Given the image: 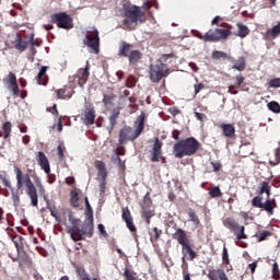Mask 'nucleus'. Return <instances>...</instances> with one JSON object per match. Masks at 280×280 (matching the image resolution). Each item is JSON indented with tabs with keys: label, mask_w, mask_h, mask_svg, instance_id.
Segmentation results:
<instances>
[{
	"label": "nucleus",
	"mask_w": 280,
	"mask_h": 280,
	"mask_svg": "<svg viewBox=\"0 0 280 280\" xmlns=\"http://www.w3.org/2000/svg\"><path fill=\"white\" fill-rule=\"evenodd\" d=\"M144 125H145V114L142 112L141 115L136 118V121L133 124L135 131L137 135H142L144 132Z\"/></svg>",
	"instance_id": "23"
},
{
	"label": "nucleus",
	"mask_w": 280,
	"mask_h": 280,
	"mask_svg": "<svg viewBox=\"0 0 280 280\" xmlns=\"http://www.w3.org/2000/svg\"><path fill=\"white\" fill-rule=\"evenodd\" d=\"M112 162L114 164H118L119 170H126V162L121 160L119 156H112Z\"/></svg>",
	"instance_id": "45"
},
{
	"label": "nucleus",
	"mask_w": 280,
	"mask_h": 280,
	"mask_svg": "<svg viewBox=\"0 0 280 280\" xmlns=\"http://www.w3.org/2000/svg\"><path fill=\"white\" fill-rule=\"evenodd\" d=\"M280 36V22L265 32V40H276Z\"/></svg>",
	"instance_id": "19"
},
{
	"label": "nucleus",
	"mask_w": 280,
	"mask_h": 280,
	"mask_svg": "<svg viewBox=\"0 0 280 280\" xmlns=\"http://www.w3.org/2000/svg\"><path fill=\"white\" fill-rule=\"evenodd\" d=\"M135 51H138V50H133V45L126 42H120L119 51H118L119 57H127Z\"/></svg>",
	"instance_id": "24"
},
{
	"label": "nucleus",
	"mask_w": 280,
	"mask_h": 280,
	"mask_svg": "<svg viewBox=\"0 0 280 280\" xmlns=\"http://www.w3.org/2000/svg\"><path fill=\"white\" fill-rule=\"evenodd\" d=\"M57 150H58V159H59V161H63L65 160V152H66L65 143H59Z\"/></svg>",
	"instance_id": "49"
},
{
	"label": "nucleus",
	"mask_w": 280,
	"mask_h": 280,
	"mask_svg": "<svg viewBox=\"0 0 280 280\" xmlns=\"http://www.w3.org/2000/svg\"><path fill=\"white\" fill-rule=\"evenodd\" d=\"M268 237H271V232L262 231V232L259 233V235H257V242H264Z\"/></svg>",
	"instance_id": "51"
},
{
	"label": "nucleus",
	"mask_w": 280,
	"mask_h": 280,
	"mask_svg": "<svg viewBox=\"0 0 280 280\" xmlns=\"http://www.w3.org/2000/svg\"><path fill=\"white\" fill-rule=\"evenodd\" d=\"M233 26L229 23L219 24L218 28L208 30L206 35H203V39L206 43H220L221 40H228L230 36H232Z\"/></svg>",
	"instance_id": "6"
},
{
	"label": "nucleus",
	"mask_w": 280,
	"mask_h": 280,
	"mask_svg": "<svg viewBox=\"0 0 280 280\" xmlns=\"http://www.w3.org/2000/svg\"><path fill=\"white\" fill-rule=\"evenodd\" d=\"M9 90L14 98L20 96V86H18L16 75L13 72H9Z\"/></svg>",
	"instance_id": "18"
},
{
	"label": "nucleus",
	"mask_w": 280,
	"mask_h": 280,
	"mask_svg": "<svg viewBox=\"0 0 280 280\" xmlns=\"http://www.w3.org/2000/svg\"><path fill=\"white\" fill-rule=\"evenodd\" d=\"M268 110L279 114L280 113V105L278 102L273 101L267 104Z\"/></svg>",
	"instance_id": "41"
},
{
	"label": "nucleus",
	"mask_w": 280,
	"mask_h": 280,
	"mask_svg": "<svg viewBox=\"0 0 280 280\" xmlns=\"http://www.w3.org/2000/svg\"><path fill=\"white\" fill-rule=\"evenodd\" d=\"M163 234V230L159 229V228H153V230H151L149 232V235H150V242L151 243H156L161 235Z\"/></svg>",
	"instance_id": "31"
},
{
	"label": "nucleus",
	"mask_w": 280,
	"mask_h": 280,
	"mask_svg": "<svg viewBox=\"0 0 280 280\" xmlns=\"http://www.w3.org/2000/svg\"><path fill=\"white\" fill-rule=\"evenodd\" d=\"M209 194L212 199L221 198L222 196L221 188L218 186H214L213 188H211Z\"/></svg>",
	"instance_id": "44"
},
{
	"label": "nucleus",
	"mask_w": 280,
	"mask_h": 280,
	"mask_svg": "<svg viewBox=\"0 0 280 280\" xmlns=\"http://www.w3.org/2000/svg\"><path fill=\"white\" fill-rule=\"evenodd\" d=\"M211 59H213V60H220V59L225 60V59H229L230 60V57L224 51H213L211 54Z\"/></svg>",
	"instance_id": "39"
},
{
	"label": "nucleus",
	"mask_w": 280,
	"mask_h": 280,
	"mask_svg": "<svg viewBox=\"0 0 280 280\" xmlns=\"http://www.w3.org/2000/svg\"><path fill=\"white\" fill-rule=\"evenodd\" d=\"M279 144H280V142H279ZM269 164H270L271 167H276L280 164V145L275 151V160H270Z\"/></svg>",
	"instance_id": "38"
},
{
	"label": "nucleus",
	"mask_w": 280,
	"mask_h": 280,
	"mask_svg": "<svg viewBox=\"0 0 280 280\" xmlns=\"http://www.w3.org/2000/svg\"><path fill=\"white\" fill-rule=\"evenodd\" d=\"M124 16L122 24L129 31L137 30L138 24H144L148 21L144 11L138 5H131L125 9Z\"/></svg>",
	"instance_id": "4"
},
{
	"label": "nucleus",
	"mask_w": 280,
	"mask_h": 280,
	"mask_svg": "<svg viewBox=\"0 0 280 280\" xmlns=\"http://www.w3.org/2000/svg\"><path fill=\"white\" fill-rule=\"evenodd\" d=\"M56 96L58 100H70L72 98V92H67L66 88L56 90Z\"/></svg>",
	"instance_id": "33"
},
{
	"label": "nucleus",
	"mask_w": 280,
	"mask_h": 280,
	"mask_svg": "<svg viewBox=\"0 0 280 280\" xmlns=\"http://www.w3.org/2000/svg\"><path fill=\"white\" fill-rule=\"evenodd\" d=\"M122 220L131 233H137V226L133 223V218L131 217L130 210L127 208H122Z\"/></svg>",
	"instance_id": "16"
},
{
	"label": "nucleus",
	"mask_w": 280,
	"mask_h": 280,
	"mask_svg": "<svg viewBox=\"0 0 280 280\" xmlns=\"http://www.w3.org/2000/svg\"><path fill=\"white\" fill-rule=\"evenodd\" d=\"M47 113H50L52 116L58 118L59 112H58V105H52L51 107H47Z\"/></svg>",
	"instance_id": "56"
},
{
	"label": "nucleus",
	"mask_w": 280,
	"mask_h": 280,
	"mask_svg": "<svg viewBox=\"0 0 280 280\" xmlns=\"http://www.w3.org/2000/svg\"><path fill=\"white\" fill-rule=\"evenodd\" d=\"M135 86H137V78L133 75H128L127 81H125V88L133 89Z\"/></svg>",
	"instance_id": "42"
},
{
	"label": "nucleus",
	"mask_w": 280,
	"mask_h": 280,
	"mask_svg": "<svg viewBox=\"0 0 280 280\" xmlns=\"http://www.w3.org/2000/svg\"><path fill=\"white\" fill-rule=\"evenodd\" d=\"M27 43L31 44L32 47H39L43 42L39 39H33L32 37V39H30Z\"/></svg>",
	"instance_id": "63"
},
{
	"label": "nucleus",
	"mask_w": 280,
	"mask_h": 280,
	"mask_svg": "<svg viewBox=\"0 0 280 280\" xmlns=\"http://www.w3.org/2000/svg\"><path fill=\"white\" fill-rule=\"evenodd\" d=\"M152 207V198H150V192H147L143 197L142 209H150Z\"/></svg>",
	"instance_id": "43"
},
{
	"label": "nucleus",
	"mask_w": 280,
	"mask_h": 280,
	"mask_svg": "<svg viewBox=\"0 0 280 280\" xmlns=\"http://www.w3.org/2000/svg\"><path fill=\"white\" fill-rule=\"evenodd\" d=\"M37 164L45 172V174H50V164L49 159H47L46 154L43 151L37 152Z\"/></svg>",
	"instance_id": "17"
},
{
	"label": "nucleus",
	"mask_w": 280,
	"mask_h": 280,
	"mask_svg": "<svg viewBox=\"0 0 280 280\" xmlns=\"http://www.w3.org/2000/svg\"><path fill=\"white\" fill-rule=\"evenodd\" d=\"M11 241L14 244V247H16V252H23L24 250V237L16 234L14 235Z\"/></svg>",
	"instance_id": "29"
},
{
	"label": "nucleus",
	"mask_w": 280,
	"mask_h": 280,
	"mask_svg": "<svg viewBox=\"0 0 280 280\" xmlns=\"http://www.w3.org/2000/svg\"><path fill=\"white\" fill-rule=\"evenodd\" d=\"M209 280H229L223 269H211L208 271Z\"/></svg>",
	"instance_id": "22"
},
{
	"label": "nucleus",
	"mask_w": 280,
	"mask_h": 280,
	"mask_svg": "<svg viewBox=\"0 0 280 280\" xmlns=\"http://www.w3.org/2000/svg\"><path fill=\"white\" fill-rule=\"evenodd\" d=\"M119 109L118 108H115L112 110V113L109 114V117H108V121H109V129L113 130L116 126V121L119 117Z\"/></svg>",
	"instance_id": "30"
},
{
	"label": "nucleus",
	"mask_w": 280,
	"mask_h": 280,
	"mask_svg": "<svg viewBox=\"0 0 280 280\" xmlns=\"http://www.w3.org/2000/svg\"><path fill=\"white\" fill-rule=\"evenodd\" d=\"M268 89H280V78H275L267 83Z\"/></svg>",
	"instance_id": "48"
},
{
	"label": "nucleus",
	"mask_w": 280,
	"mask_h": 280,
	"mask_svg": "<svg viewBox=\"0 0 280 280\" xmlns=\"http://www.w3.org/2000/svg\"><path fill=\"white\" fill-rule=\"evenodd\" d=\"M267 195L269 197L271 195V187L268 182L264 180L260 183V188H259V195Z\"/></svg>",
	"instance_id": "35"
},
{
	"label": "nucleus",
	"mask_w": 280,
	"mask_h": 280,
	"mask_svg": "<svg viewBox=\"0 0 280 280\" xmlns=\"http://www.w3.org/2000/svg\"><path fill=\"white\" fill-rule=\"evenodd\" d=\"M195 118L198 119V121L200 122H205V120H207L206 114H201L198 112H195Z\"/></svg>",
	"instance_id": "61"
},
{
	"label": "nucleus",
	"mask_w": 280,
	"mask_h": 280,
	"mask_svg": "<svg viewBox=\"0 0 280 280\" xmlns=\"http://www.w3.org/2000/svg\"><path fill=\"white\" fill-rule=\"evenodd\" d=\"M116 156H125L126 155V148L124 145H119L118 142V149H116Z\"/></svg>",
	"instance_id": "58"
},
{
	"label": "nucleus",
	"mask_w": 280,
	"mask_h": 280,
	"mask_svg": "<svg viewBox=\"0 0 280 280\" xmlns=\"http://www.w3.org/2000/svg\"><path fill=\"white\" fill-rule=\"evenodd\" d=\"M70 203H71V207H74V208L80 207V198L78 197L77 191H71Z\"/></svg>",
	"instance_id": "40"
},
{
	"label": "nucleus",
	"mask_w": 280,
	"mask_h": 280,
	"mask_svg": "<svg viewBox=\"0 0 280 280\" xmlns=\"http://www.w3.org/2000/svg\"><path fill=\"white\" fill-rule=\"evenodd\" d=\"M50 21L60 30L69 31L73 28V19L66 12L52 13L50 15Z\"/></svg>",
	"instance_id": "8"
},
{
	"label": "nucleus",
	"mask_w": 280,
	"mask_h": 280,
	"mask_svg": "<svg viewBox=\"0 0 280 280\" xmlns=\"http://www.w3.org/2000/svg\"><path fill=\"white\" fill-rule=\"evenodd\" d=\"M97 230H100V233L104 237H108V234L106 232V228L103 225V223L97 224Z\"/></svg>",
	"instance_id": "62"
},
{
	"label": "nucleus",
	"mask_w": 280,
	"mask_h": 280,
	"mask_svg": "<svg viewBox=\"0 0 280 280\" xmlns=\"http://www.w3.org/2000/svg\"><path fill=\"white\" fill-rule=\"evenodd\" d=\"M16 257L10 254L11 260L18 261V264H20L21 269H31L33 266V261L32 258L27 255V253L25 250H16Z\"/></svg>",
	"instance_id": "13"
},
{
	"label": "nucleus",
	"mask_w": 280,
	"mask_h": 280,
	"mask_svg": "<svg viewBox=\"0 0 280 280\" xmlns=\"http://www.w3.org/2000/svg\"><path fill=\"white\" fill-rule=\"evenodd\" d=\"M47 209L50 211V215L55 219H58L59 217V212L58 210L56 209V206L55 205H50L49 201H47Z\"/></svg>",
	"instance_id": "47"
},
{
	"label": "nucleus",
	"mask_w": 280,
	"mask_h": 280,
	"mask_svg": "<svg viewBox=\"0 0 280 280\" xmlns=\"http://www.w3.org/2000/svg\"><path fill=\"white\" fill-rule=\"evenodd\" d=\"M233 70H237L238 72H243L246 70V59L244 57H238L236 62L232 67Z\"/></svg>",
	"instance_id": "32"
},
{
	"label": "nucleus",
	"mask_w": 280,
	"mask_h": 280,
	"mask_svg": "<svg viewBox=\"0 0 280 280\" xmlns=\"http://www.w3.org/2000/svg\"><path fill=\"white\" fill-rule=\"evenodd\" d=\"M175 54H162V56L156 60L154 65L150 66V80L153 83H160L161 80L171 75V69L168 63L172 62L171 59H175Z\"/></svg>",
	"instance_id": "2"
},
{
	"label": "nucleus",
	"mask_w": 280,
	"mask_h": 280,
	"mask_svg": "<svg viewBox=\"0 0 280 280\" xmlns=\"http://www.w3.org/2000/svg\"><path fill=\"white\" fill-rule=\"evenodd\" d=\"M14 173L16 174L18 190L25 191L26 196H28L30 198L32 206L38 207V190L40 194H44L46 191L39 177H36L34 183L32 182L31 175H28L27 173H23L20 167L14 168Z\"/></svg>",
	"instance_id": "1"
},
{
	"label": "nucleus",
	"mask_w": 280,
	"mask_h": 280,
	"mask_svg": "<svg viewBox=\"0 0 280 280\" xmlns=\"http://www.w3.org/2000/svg\"><path fill=\"white\" fill-rule=\"evenodd\" d=\"M188 218H190V221H191L192 223H195L196 226L199 225V218H198V215H196V212H195L194 210H190V211L188 212Z\"/></svg>",
	"instance_id": "52"
},
{
	"label": "nucleus",
	"mask_w": 280,
	"mask_h": 280,
	"mask_svg": "<svg viewBox=\"0 0 280 280\" xmlns=\"http://www.w3.org/2000/svg\"><path fill=\"white\" fill-rule=\"evenodd\" d=\"M90 78V65L86 61L85 68H81L78 70L77 74L74 75V80H78V86L84 89V85L88 83Z\"/></svg>",
	"instance_id": "15"
},
{
	"label": "nucleus",
	"mask_w": 280,
	"mask_h": 280,
	"mask_svg": "<svg viewBox=\"0 0 280 280\" xmlns=\"http://www.w3.org/2000/svg\"><path fill=\"white\" fill-rule=\"evenodd\" d=\"M130 65H137L139 60H141V52L140 51H133L131 54H128L127 57Z\"/></svg>",
	"instance_id": "36"
},
{
	"label": "nucleus",
	"mask_w": 280,
	"mask_h": 280,
	"mask_svg": "<svg viewBox=\"0 0 280 280\" xmlns=\"http://www.w3.org/2000/svg\"><path fill=\"white\" fill-rule=\"evenodd\" d=\"M11 199L13 200L14 206L20 205V195L19 194H11Z\"/></svg>",
	"instance_id": "64"
},
{
	"label": "nucleus",
	"mask_w": 280,
	"mask_h": 280,
	"mask_svg": "<svg viewBox=\"0 0 280 280\" xmlns=\"http://www.w3.org/2000/svg\"><path fill=\"white\" fill-rule=\"evenodd\" d=\"M173 240H176L177 244L182 246V255L187 257L189 261H194L197 255L196 252L191 248V242L187 235V232L183 229H176L175 234H173Z\"/></svg>",
	"instance_id": "7"
},
{
	"label": "nucleus",
	"mask_w": 280,
	"mask_h": 280,
	"mask_svg": "<svg viewBox=\"0 0 280 280\" xmlns=\"http://www.w3.org/2000/svg\"><path fill=\"white\" fill-rule=\"evenodd\" d=\"M222 261L223 264L225 265H229L230 261H229V252H228V248L226 247H223V252H222Z\"/></svg>",
	"instance_id": "59"
},
{
	"label": "nucleus",
	"mask_w": 280,
	"mask_h": 280,
	"mask_svg": "<svg viewBox=\"0 0 280 280\" xmlns=\"http://www.w3.org/2000/svg\"><path fill=\"white\" fill-rule=\"evenodd\" d=\"M28 43L23 40V38L18 37L16 43L14 44V49L20 52H24L27 49Z\"/></svg>",
	"instance_id": "34"
},
{
	"label": "nucleus",
	"mask_w": 280,
	"mask_h": 280,
	"mask_svg": "<svg viewBox=\"0 0 280 280\" xmlns=\"http://www.w3.org/2000/svg\"><path fill=\"white\" fill-rule=\"evenodd\" d=\"M194 89H195V95H197V94H199L202 90L206 89V85H205V83H197V84H195Z\"/></svg>",
	"instance_id": "60"
},
{
	"label": "nucleus",
	"mask_w": 280,
	"mask_h": 280,
	"mask_svg": "<svg viewBox=\"0 0 280 280\" xmlns=\"http://www.w3.org/2000/svg\"><path fill=\"white\" fill-rule=\"evenodd\" d=\"M272 272H273V279H275V280H279V279H280V270H279V265H278V262H275V264H273Z\"/></svg>",
	"instance_id": "57"
},
{
	"label": "nucleus",
	"mask_w": 280,
	"mask_h": 280,
	"mask_svg": "<svg viewBox=\"0 0 280 280\" xmlns=\"http://www.w3.org/2000/svg\"><path fill=\"white\" fill-rule=\"evenodd\" d=\"M262 205L264 202H262L261 196H257L252 199V207L258 208V207H262Z\"/></svg>",
	"instance_id": "50"
},
{
	"label": "nucleus",
	"mask_w": 280,
	"mask_h": 280,
	"mask_svg": "<svg viewBox=\"0 0 280 280\" xmlns=\"http://www.w3.org/2000/svg\"><path fill=\"white\" fill-rule=\"evenodd\" d=\"M0 180H1L2 185H3V187L12 188V184H10V180L8 179V175L7 174L0 175Z\"/></svg>",
	"instance_id": "54"
},
{
	"label": "nucleus",
	"mask_w": 280,
	"mask_h": 280,
	"mask_svg": "<svg viewBox=\"0 0 280 280\" xmlns=\"http://www.w3.org/2000/svg\"><path fill=\"white\" fill-rule=\"evenodd\" d=\"M47 70H49V67L43 66L37 73L36 81L38 85L46 86L49 83V77L46 74Z\"/></svg>",
	"instance_id": "20"
},
{
	"label": "nucleus",
	"mask_w": 280,
	"mask_h": 280,
	"mask_svg": "<svg viewBox=\"0 0 280 280\" xmlns=\"http://www.w3.org/2000/svg\"><path fill=\"white\" fill-rule=\"evenodd\" d=\"M113 101H115V95H104V98H102V103L105 105V107L112 106Z\"/></svg>",
	"instance_id": "46"
},
{
	"label": "nucleus",
	"mask_w": 280,
	"mask_h": 280,
	"mask_svg": "<svg viewBox=\"0 0 280 280\" xmlns=\"http://www.w3.org/2000/svg\"><path fill=\"white\" fill-rule=\"evenodd\" d=\"M11 133H12V124L10 121L3 122L2 131H0V138H3V140H8Z\"/></svg>",
	"instance_id": "28"
},
{
	"label": "nucleus",
	"mask_w": 280,
	"mask_h": 280,
	"mask_svg": "<svg viewBox=\"0 0 280 280\" xmlns=\"http://www.w3.org/2000/svg\"><path fill=\"white\" fill-rule=\"evenodd\" d=\"M140 136H141V133H137V131H133V129H131V127L125 126L119 131L118 143H119V145H126L127 142H129V141L133 142Z\"/></svg>",
	"instance_id": "12"
},
{
	"label": "nucleus",
	"mask_w": 280,
	"mask_h": 280,
	"mask_svg": "<svg viewBox=\"0 0 280 280\" xmlns=\"http://www.w3.org/2000/svg\"><path fill=\"white\" fill-rule=\"evenodd\" d=\"M201 148V143L196 138H187L179 140L173 147V154L176 159H183L184 156H194Z\"/></svg>",
	"instance_id": "5"
},
{
	"label": "nucleus",
	"mask_w": 280,
	"mask_h": 280,
	"mask_svg": "<svg viewBox=\"0 0 280 280\" xmlns=\"http://www.w3.org/2000/svg\"><path fill=\"white\" fill-rule=\"evenodd\" d=\"M100 32L95 27L86 31L85 38H83V45L92 49L94 54H100Z\"/></svg>",
	"instance_id": "9"
},
{
	"label": "nucleus",
	"mask_w": 280,
	"mask_h": 280,
	"mask_svg": "<svg viewBox=\"0 0 280 280\" xmlns=\"http://www.w3.org/2000/svg\"><path fill=\"white\" fill-rule=\"evenodd\" d=\"M68 221L71 223V226L67 228V233L70 234L71 240L74 242L84 240V235L93 236L92 221L81 224V220L74 219L72 213L68 214Z\"/></svg>",
	"instance_id": "3"
},
{
	"label": "nucleus",
	"mask_w": 280,
	"mask_h": 280,
	"mask_svg": "<svg viewBox=\"0 0 280 280\" xmlns=\"http://www.w3.org/2000/svg\"><path fill=\"white\" fill-rule=\"evenodd\" d=\"M77 275L79 280H93V279H90L88 271H85V269L82 267L77 268Z\"/></svg>",
	"instance_id": "37"
},
{
	"label": "nucleus",
	"mask_w": 280,
	"mask_h": 280,
	"mask_svg": "<svg viewBox=\"0 0 280 280\" xmlns=\"http://www.w3.org/2000/svg\"><path fill=\"white\" fill-rule=\"evenodd\" d=\"M95 108H86L85 114H83V124H85V126H92L93 124H95Z\"/></svg>",
	"instance_id": "21"
},
{
	"label": "nucleus",
	"mask_w": 280,
	"mask_h": 280,
	"mask_svg": "<svg viewBox=\"0 0 280 280\" xmlns=\"http://www.w3.org/2000/svg\"><path fill=\"white\" fill-rule=\"evenodd\" d=\"M94 167L98 171L100 176L102 177V182L100 184V194L104 195L106 194V178H107V168L106 164L101 161L94 162Z\"/></svg>",
	"instance_id": "14"
},
{
	"label": "nucleus",
	"mask_w": 280,
	"mask_h": 280,
	"mask_svg": "<svg viewBox=\"0 0 280 280\" xmlns=\"http://www.w3.org/2000/svg\"><path fill=\"white\" fill-rule=\"evenodd\" d=\"M223 226H225L230 231H233L234 236H236L237 241L248 238V236L246 234V228L245 226H240V224H237L235 219L229 218V219L223 220Z\"/></svg>",
	"instance_id": "10"
},
{
	"label": "nucleus",
	"mask_w": 280,
	"mask_h": 280,
	"mask_svg": "<svg viewBox=\"0 0 280 280\" xmlns=\"http://www.w3.org/2000/svg\"><path fill=\"white\" fill-rule=\"evenodd\" d=\"M142 215L144 219H152L154 217V211L150 208H142Z\"/></svg>",
	"instance_id": "53"
},
{
	"label": "nucleus",
	"mask_w": 280,
	"mask_h": 280,
	"mask_svg": "<svg viewBox=\"0 0 280 280\" xmlns=\"http://www.w3.org/2000/svg\"><path fill=\"white\" fill-rule=\"evenodd\" d=\"M222 130L223 137L232 139L235 137V126L232 124H221L219 127Z\"/></svg>",
	"instance_id": "25"
},
{
	"label": "nucleus",
	"mask_w": 280,
	"mask_h": 280,
	"mask_svg": "<svg viewBox=\"0 0 280 280\" xmlns=\"http://www.w3.org/2000/svg\"><path fill=\"white\" fill-rule=\"evenodd\" d=\"M277 208V201L267 199L265 200V202L262 203V206L257 207V209H262L265 211H267L268 213H270V215H273V210Z\"/></svg>",
	"instance_id": "26"
},
{
	"label": "nucleus",
	"mask_w": 280,
	"mask_h": 280,
	"mask_svg": "<svg viewBox=\"0 0 280 280\" xmlns=\"http://www.w3.org/2000/svg\"><path fill=\"white\" fill-rule=\"evenodd\" d=\"M125 280H137V278H135L133 273L130 271L129 268H125L124 269V275Z\"/></svg>",
	"instance_id": "55"
},
{
	"label": "nucleus",
	"mask_w": 280,
	"mask_h": 280,
	"mask_svg": "<svg viewBox=\"0 0 280 280\" xmlns=\"http://www.w3.org/2000/svg\"><path fill=\"white\" fill-rule=\"evenodd\" d=\"M237 33H234L237 37L245 38L248 34H250V30L244 23H237Z\"/></svg>",
	"instance_id": "27"
},
{
	"label": "nucleus",
	"mask_w": 280,
	"mask_h": 280,
	"mask_svg": "<svg viewBox=\"0 0 280 280\" xmlns=\"http://www.w3.org/2000/svg\"><path fill=\"white\" fill-rule=\"evenodd\" d=\"M149 160L153 163L162 162V164H165V158L163 156V141H161L160 138H154Z\"/></svg>",
	"instance_id": "11"
}]
</instances>
